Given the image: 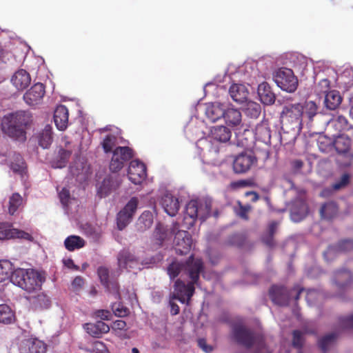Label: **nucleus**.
<instances>
[{"label": "nucleus", "mask_w": 353, "mask_h": 353, "mask_svg": "<svg viewBox=\"0 0 353 353\" xmlns=\"http://www.w3.org/2000/svg\"><path fill=\"white\" fill-rule=\"evenodd\" d=\"M341 321L343 327L347 328L353 327V314L348 316L342 317Z\"/></svg>", "instance_id": "680f3d73"}, {"label": "nucleus", "mask_w": 353, "mask_h": 353, "mask_svg": "<svg viewBox=\"0 0 353 353\" xmlns=\"http://www.w3.org/2000/svg\"><path fill=\"white\" fill-rule=\"evenodd\" d=\"M258 95L260 101L265 105H271L275 101V95L271 90L270 86L265 82L259 85Z\"/></svg>", "instance_id": "c756f323"}, {"label": "nucleus", "mask_w": 353, "mask_h": 353, "mask_svg": "<svg viewBox=\"0 0 353 353\" xmlns=\"http://www.w3.org/2000/svg\"><path fill=\"white\" fill-rule=\"evenodd\" d=\"M23 202L22 197L18 193L13 194L9 199L8 212L13 215L17 210L21 206Z\"/></svg>", "instance_id": "37998d69"}, {"label": "nucleus", "mask_w": 353, "mask_h": 353, "mask_svg": "<svg viewBox=\"0 0 353 353\" xmlns=\"http://www.w3.org/2000/svg\"><path fill=\"white\" fill-rule=\"evenodd\" d=\"M45 94V87L41 83L34 84L23 95L25 103L30 106L41 103Z\"/></svg>", "instance_id": "dca6fc26"}, {"label": "nucleus", "mask_w": 353, "mask_h": 353, "mask_svg": "<svg viewBox=\"0 0 353 353\" xmlns=\"http://www.w3.org/2000/svg\"><path fill=\"white\" fill-rule=\"evenodd\" d=\"M37 302L38 305L43 308H48L50 305V299L43 294H41L37 296Z\"/></svg>", "instance_id": "13d9d810"}, {"label": "nucleus", "mask_w": 353, "mask_h": 353, "mask_svg": "<svg viewBox=\"0 0 353 353\" xmlns=\"http://www.w3.org/2000/svg\"><path fill=\"white\" fill-rule=\"evenodd\" d=\"M330 89V81L327 79H323L321 80L318 85L316 86L315 92L318 95L326 94L329 92Z\"/></svg>", "instance_id": "09e8293b"}, {"label": "nucleus", "mask_w": 353, "mask_h": 353, "mask_svg": "<svg viewBox=\"0 0 353 353\" xmlns=\"http://www.w3.org/2000/svg\"><path fill=\"white\" fill-rule=\"evenodd\" d=\"M254 134L256 139L264 143L270 141V130L266 122H262L256 125Z\"/></svg>", "instance_id": "2f4dec72"}, {"label": "nucleus", "mask_w": 353, "mask_h": 353, "mask_svg": "<svg viewBox=\"0 0 353 353\" xmlns=\"http://www.w3.org/2000/svg\"><path fill=\"white\" fill-rule=\"evenodd\" d=\"M161 203L165 212L171 216H175L179 210L178 199L168 192L164 193Z\"/></svg>", "instance_id": "393cba45"}, {"label": "nucleus", "mask_w": 353, "mask_h": 353, "mask_svg": "<svg viewBox=\"0 0 353 353\" xmlns=\"http://www.w3.org/2000/svg\"><path fill=\"white\" fill-rule=\"evenodd\" d=\"M10 81L17 90H23L30 85L31 77L26 70L19 69L12 74Z\"/></svg>", "instance_id": "5701e85b"}, {"label": "nucleus", "mask_w": 353, "mask_h": 353, "mask_svg": "<svg viewBox=\"0 0 353 353\" xmlns=\"http://www.w3.org/2000/svg\"><path fill=\"white\" fill-rule=\"evenodd\" d=\"M232 99L239 103L247 102L249 92L243 84H233L229 90Z\"/></svg>", "instance_id": "c85d7f7f"}, {"label": "nucleus", "mask_w": 353, "mask_h": 353, "mask_svg": "<svg viewBox=\"0 0 353 353\" xmlns=\"http://www.w3.org/2000/svg\"><path fill=\"white\" fill-rule=\"evenodd\" d=\"M348 181H349V176H348V174H345L341 176L340 181L335 183L333 185L332 188L335 190H339L340 188L346 185L348 183Z\"/></svg>", "instance_id": "052dcab7"}, {"label": "nucleus", "mask_w": 353, "mask_h": 353, "mask_svg": "<svg viewBox=\"0 0 353 353\" xmlns=\"http://www.w3.org/2000/svg\"><path fill=\"white\" fill-rule=\"evenodd\" d=\"M178 229V225L174 224L172 228L168 229L161 224H158L154 232V238L159 245L170 244L173 235Z\"/></svg>", "instance_id": "aec40b11"}, {"label": "nucleus", "mask_w": 353, "mask_h": 353, "mask_svg": "<svg viewBox=\"0 0 353 353\" xmlns=\"http://www.w3.org/2000/svg\"><path fill=\"white\" fill-rule=\"evenodd\" d=\"M10 239H20L29 241H33V237L29 233L13 228L8 223H0V241Z\"/></svg>", "instance_id": "4468645a"}, {"label": "nucleus", "mask_w": 353, "mask_h": 353, "mask_svg": "<svg viewBox=\"0 0 353 353\" xmlns=\"http://www.w3.org/2000/svg\"><path fill=\"white\" fill-rule=\"evenodd\" d=\"M278 224L279 223L276 221H272V223H270L268 227L269 236L267 237H263V241L269 246H272L273 244L272 236L276 230Z\"/></svg>", "instance_id": "864d4df0"}, {"label": "nucleus", "mask_w": 353, "mask_h": 353, "mask_svg": "<svg viewBox=\"0 0 353 353\" xmlns=\"http://www.w3.org/2000/svg\"><path fill=\"white\" fill-rule=\"evenodd\" d=\"M132 156V150L128 147H117L113 151V155L110 164V169L113 172L120 170L124 162L129 160Z\"/></svg>", "instance_id": "f8f14e48"}, {"label": "nucleus", "mask_w": 353, "mask_h": 353, "mask_svg": "<svg viewBox=\"0 0 353 353\" xmlns=\"http://www.w3.org/2000/svg\"><path fill=\"white\" fill-rule=\"evenodd\" d=\"M322 297L321 293L316 290H308L306 294V301L310 305L314 304L315 301Z\"/></svg>", "instance_id": "3c124183"}, {"label": "nucleus", "mask_w": 353, "mask_h": 353, "mask_svg": "<svg viewBox=\"0 0 353 353\" xmlns=\"http://www.w3.org/2000/svg\"><path fill=\"white\" fill-rule=\"evenodd\" d=\"M59 197L63 207L65 208V210L68 214L70 212V205L71 204L74 203L76 205H77V201L70 197V192L65 188H63L62 190L59 192Z\"/></svg>", "instance_id": "4c0bfd02"}, {"label": "nucleus", "mask_w": 353, "mask_h": 353, "mask_svg": "<svg viewBox=\"0 0 353 353\" xmlns=\"http://www.w3.org/2000/svg\"><path fill=\"white\" fill-rule=\"evenodd\" d=\"M232 137V132L225 125L212 126L206 137L201 138L196 142V147L203 153V157L207 154H216L219 151L221 143H228Z\"/></svg>", "instance_id": "20e7f679"}, {"label": "nucleus", "mask_w": 353, "mask_h": 353, "mask_svg": "<svg viewBox=\"0 0 353 353\" xmlns=\"http://www.w3.org/2000/svg\"><path fill=\"white\" fill-rule=\"evenodd\" d=\"M232 334L235 340L240 344L250 347L259 340L255 338L252 332L248 330L243 325H235L232 330Z\"/></svg>", "instance_id": "2eb2a0df"}, {"label": "nucleus", "mask_w": 353, "mask_h": 353, "mask_svg": "<svg viewBox=\"0 0 353 353\" xmlns=\"http://www.w3.org/2000/svg\"><path fill=\"white\" fill-rule=\"evenodd\" d=\"M12 264L8 260L0 261V282L8 279L11 281V275L14 272Z\"/></svg>", "instance_id": "58836bf2"}, {"label": "nucleus", "mask_w": 353, "mask_h": 353, "mask_svg": "<svg viewBox=\"0 0 353 353\" xmlns=\"http://www.w3.org/2000/svg\"><path fill=\"white\" fill-rule=\"evenodd\" d=\"M92 353H108L105 345L101 341H95L89 350Z\"/></svg>", "instance_id": "6e6d98bb"}, {"label": "nucleus", "mask_w": 353, "mask_h": 353, "mask_svg": "<svg viewBox=\"0 0 353 353\" xmlns=\"http://www.w3.org/2000/svg\"><path fill=\"white\" fill-rule=\"evenodd\" d=\"M250 209L249 206L240 205L239 210L236 211V214L243 219H247V213Z\"/></svg>", "instance_id": "338daca9"}, {"label": "nucleus", "mask_w": 353, "mask_h": 353, "mask_svg": "<svg viewBox=\"0 0 353 353\" xmlns=\"http://www.w3.org/2000/svg\"><path fill=\"white\" fill-rule=\"evenodd\" d=\"M85 243L84 239L81 237L76 235H71L65 239L64 245L68 251H74L84 247Z\"/></svg>", "instance_id": "c9c22d12"}, {"label": "nucleus", "mask_w": 353, "mask_h": 353, "mask_svg": "<svg viewBox=\"0 0 353 353\" xmlns=\"http://www.w3.org/2000/svg\"><path fill=\"white\" fill-rule=\"evenodd\" d=\"M338 212V208L335 203L329 202L323 205L321 209V215L323 219H330L334 217Z\"/></svg>", "instance_id": "79ce46f5"}, {"label": "nucleus", "mask_w": 353, "mask_h": 353, "mask_svg": "<svg viewBox=\"0 0 353 353\" xmlns=\"http://www.w3.org/2000/svg\"><path fill=\"white\" fill-rule=\"evenodd\" d=\"M198 345L206 353H209L213 350L212 346L208 345L203 339H200L198 341Z\"/></svg>", "instance_id": "e2e57ef3"}, {"label": "nucleus", "mask_w": 353, "mask_h": 353, "mask_svg": "<svg viewBox=\"0 0 353 353\" xmlns=\"http://www.w3.org/2000/svg\"><path fill=\"white\" fill-rule=\"evenodd\" d=\"M173 244L176 252L179 254H186L192 248V240L190 234L183 230H179L174 233Z\"/></svg>", "instance_id": "9b49d317"}, {"label": "nucleus", "mask_w": 353, "mask_h": 353, "mask_svg": "<svg viewBox=\"0 0 353 353\" xmlns=\"http://www.w3.org/2000/svg\"><path fill=\"white\" fill-rule=\"evenodd\" d=\"M335 339L336 334L334 333L329 334L323 336L319 342V347L322 351L326 352L333 344Z\"/></svg>", "instance_id": "de8ad7c7"}, {"label": "nucleus", "mask_w": 353, "mask_h": 353, "mask_svg": "<svg viewBox=\"0 0 353 353\" xmlns=\"http://www.w3.org/2000/svg\"><path fill=\"white\" fill-rule=\"evenodd\" d=\"M139 204L137 197H132L124 208L117 214V227L120 230L124 229L132 221Z\"/></svg>", "instance_id": "9d476101"}, {"label": "nucleus", "mask_w": 353, "mask_h": 353, "mask_svg": "<svg viewBox=\"0 0 353 353\" xmlns=\"http://www.w3.org/2000/svg\"><path fill=\"white\" fill-rule=\"evenodd\" d=\"M97 273L102 284L105 287L108 288V270L105 267H99L97 270Z\"/></svg>", "instance_id": "5fc2aeb1"}, {"label": "nucleus", "mask_w": 353, "mask_h": 353, "mask_svg": "<svg viewBox=\"0 0 353 353\" xmlns=\"http://www.w3.org/2000/svg\"><path fill=\"white\" fill-rule=\"evenodd\" d=\"M202 268V261L192 256L190 257L185 265L174 261L168 266L167 271L171 279H174L182 271H184L191 279L188 284L180 280L175 282L174 292L170 301V312L172 315L179 312V306L172 300L177 299L182 303L188 304L194 292V284L196 283Z\"/></svg>", "instance_id": "f257e3e1"}, {"label": "nucleus", "mask_w": 353, "mask_h": 353, "mask_svg": "<svg viewBox=\"0 0 353 353\" xmlns=\"http://www.w3.org/2000/svg\"><path fill=\"white\" fill-rule=\"evenodd\" d=\"M128 175L129 180L134 184H141L146 177L145 165L139 160H133L130 162Z\"/></svg>", "instance_id": "a211bd4d"}, {"label": "nucleus", "mask_w": 353, "mask_h": 353, "mask_svg": "<svg viewBox=\"0 0 353 353\" xmlns=\"http://www.w3.org/2000/svg\"><path fill=\"white\" fill-rule=\"evenodd\" d=\"M303 289L294 288L290 292L285 288L279 285H273L270 290V296L272 301L277 305H285L290 302V296H293L295 300H298Z\"/></svg>", "instance_id": "6e6552de"}, {"label": "nucleus", "mask_w": 353, "mask_h": 353, "mask_svg": "<svg viewBox=\"0 0 353 353\" xmlns=\"http://www.w3.org/2000/svg\"><path fill=\"white\" fill-rule=\"evenodd\" d=\"M32 121V115L28 111L18 110L6 114L1 121L3 132L10 138L23 141L26 139V130Z\"/></svg>", "instance_id": "7ed1b4c3"}, {"label": "nucleus", "mask_w": 353, "mask_h": 353, "mask_svg": "<svg viewBox=\"0 0 353 353\" xmlns=\"http://www.w3.org/2000/svg\"><path fill=\"white\" fill-rule=\"evenodd\" d=\"M102 147L105 153L110 152L117 145V137L114 135L108 134L102 142Z\"/></svg>", "instance_id": "49530a36"}, {"label": "nucleus", "mask_w": 353, "mask_h": 353, "mask_svg": "<svg viewBox=\"0 0 353 353\" xmlns=\"http://www.w3.org/2000/svg\"><path fill=\"white\" fill-rule=\"evenodd\" d=\"M63 263H64L65 265L69 268H75L76 269H77V268L74 265L73 261L70 259L64 260Z\"/></svg>", "instance_id": "774afa93"}, {"label": "nucleus", "mask_w": 353, "mask_h": 353, "mask_svg": "<svg viewBox=\"0 0 353 353\" xmlns=\"http://www.w3.org/2000/svg\"><path fill=\"white\" fill-rule=\"evenodd\" d=\"M118 265L121 269L141 270L143 264L128 250L121 251L118 255Z\"/></svg>", "instance_id": "412c9836"}, {"label": "nucleus", "mask_w": 353, "mask_h": 353, "mask_svg": "<svg viewBox=\"0 0 353 353\" xmlns=\"http://www.w3.org/2000/svg\"><path fill=\"white\" fill-rule=\"evenodd\" d=\"M332 123L339 131L343 130L347 127V121L343 116H339Z\"/></svg>", "instance_id": "4d7b16f0"}, {"label": "nucleus", "mask_w": 353, "mask_h": 353, "mask_svg": "<svg viewBox=\"0 0 353 353\" xmlns=\"http://www.w3.org/2000/svg\"><path fill=\"white\" fill-rule=\"evenodd\" d=\"M226 103L220 101L209 102L199 105V108L204 113L207 121L215 123L224 116Z\"/></svg>", "instance_id": "1a4fd4ad"}, {"label": "nucleus", "mask_w": 353, "mask_h": 353, "mask_svg": "<svg viewBox=\"0 0 353 353\" xmlns=\"http://www.w3.org/2000/svg\"><path fill=\"white\" fill-rule=\"evenodd\" d=\"M112 310L117 316H125L128 314V310L121 303H114L112 305Z\"/></svg>", "instance_id": "603ef678"}, {"label": "nucleus", "mask_w": 353, "mask_h": 353, "mask_svg": "<svg viewBox=\"0 0 353 353\" xmlns=\"http://www.w3.org/2000/svg\"><path fill=\"white\" fill-rule=\"evenodd\" d=\"M55 125L59 130H65L68 124V110L63 105L57 107L54 113Z\"/></svg>", "instance_id": "cd10ccee"}, {"label": "nucleus", "mask_w": 353, "mask_h": 353, "mask_svg": "<svg viewBox=\"0 0 353 353\" xmlns=\"http://www.w3.org/2000/svg\"><path fill=\"white\" fill-rule=\"evenodd\" d=\"M96 316L101 319L108 320L111 316V313L108 310H101L96 312Z\"/></svg>", "instance_id": "69168bd1"}, {"label": "nucleus", "mask_w": 353, "mask_h": 353, "mask_svg": "<svg viewBox=\"0 0 353 353\" xmlns=\"http://www.w3.org/2000/svg\"><path fill=\"white\" fill-rule=\"evenodd\" d=\"M256 163V158L250 152H243L234 160L233 169L236 173L241 174L248 172Z\"/></svg>", "instance_id": "f3484780"}, {"label": "nucleus", "mask_w": 353, "mask_h": 353, "mask_svg": "<svg viewBox=\"0 0 353 353\" xmlns=\"http://www.w3.org/2000/svg\"><path fill=\"white\" fill-rule=\"evenodd\" d=\"M224 112V116L222 119H224L228 126L235 128L241 125L242 114L239 109L227 103Z\"/></svg>", "instance_id": "4be33fe9"}, {"label": "nucleus", "mask_w": 353, "mask_h": 353, "mask_svg": "<svg viewBox=\"0 0 353 353\" xmlns=\"http://www.w3.org/2000/svg\"><path fill=\"white\" fill-rule=\"evenodd\" d=\"M72 153V149L70 145V143L68 141H65V148H61L59 151V159L57 161L52 163V167L55 168H61L65 167Z\"/></svg>", "instance_id": "7c9ffc66"}, {"label": "nucleus", "mask_w": 353, "mask_h": 353, "mask_svg": "<svg viewBox=\"0 0 353 353\" xmlns=\"http://www.w3.org/2000/svg\"><path fill=\"white\" fill-rule=\"evenodd\" d=\"M19 353H45L46 345L37 339H28L19 343Z\"/></svg>", "instance_id": "6ab92c4d"}, {"label": "nucleus", "mask_w": 353, "mask_h": 353, "mask_svg": "<svg viewBox=\"0 0 353 353\" xmlns=\"http://www.w3.org/2000/svg\"><path fill=\"white\" fill-rule=\"evenodd\" d=\"M52 127L46 125L38 134L39 144L43 148H48L52 142Z\"/></svg>", "instance_id": "e433bc0d"}, {"label": "nucleus", "mask_w": 353, "mask_h": 353, "mask_svg": "<svg viewBox=\"0 0 353 353\" xmlns=\"http://www.w3.org/2000/svg\"><path fill=\"white\" fill-rule=\"evenodd\" d=\"M291 219L294 222H299L305 217L308 208L302 199L296 200L291 207Z\"/></svg>", "instance_id": "bb28decb"}, {"label": "nucleus", "mask_w": 353, "mask_h": 353, "mask_svg": "<svg viewBox=\"0 0 353 353\" xmlns=\"http://www.w3.org/2000/svg\"><path fill=\"white\" fill-rule=\"evenodd\" d=\"M245 112L248 116L257 118L261 112V105L254 101H248L245 108Z\"/></svg>", "instance_id": "c03bdc74"}, {"label": "nucleus", "mask_w": 353, "mask_h": 353, "mask_svg": "<svg viewBox=\"0 0 353 353\" xmlns=\"http://www.w3.org/2000/svg\"><path fill=\"white\" fill-rule=\"evenodd\" d=\"M153 223V215L150 211H145L139 216L137 222L139 230H145L150 228Z\"/></svg>", "instance_id": "ea45409f"}, {"label": "nucleus", "mask_w": 353, "mask_h": 353, "mask_svg": "<svg viewBox=\"0 0 353 353\" xmlns=\"http://www.w3.org/2000/svg\"><path fill=\"white\" fill-rule=\"evenodd\" d=\"M44 280L41 272L31 268L15 269L11 275V282L29 293L39 290Z\"/></svg>", "instance_id": "39448f33"}, {"label": "nucleus", "mask_w": 353, "mask_h": 353, "mask_svg": "<svg viewBox=\"0 0 353 353\" xmlns=\"http://www.w3.org/2000/svg\"><path fill=\"white\" fill-rule=\"evenodd\" d=\"M318 107L312 101L304 103H290L283 106L281 113L286 125L297 135L301 132L305 123L311 122L317 114Z\"/></svg>", "instance_id": "f03ea898"}, {"label": "nucleus", "mask_w": 353, "mask_h": 353, "mask_svg": "<svg viewBox=\"0 0 353 353\" xmlns=\"http://www.w3.org/2000/svg\"><path fill=\"white\" fill-rule=\"evenodd\" d=\"M334 145L338 152H346L350 146V139L345 135L338 136L334 141Z\"/></svg>", "instance_id": "a19ab883"}, {"label": "nucleus", "mask_w": 353, "mask_h": 353, "mask_svg": "<svg viewBox=\"0 0 353 353\" xmlns=\"http://www.w3.org/2000/svg\"><path fill=\"white\" fill-rule=\"evenodd\" d=\"M112 329L114 332L123 331L126 330V323L123 320H117L113 322Z\"/></svg>", "instance_id": "bf43d9fd"}, {"label": "nucleus", "mask_w": 353, "mask_h": 353, "mask_svg": "<svg viewBox=\"0 0 353 353\" xmlns=\"http://www.w3.org/2000/svg\"><path fill=\"white\" fill-rule=\"evenodd\" d=\"M11 169L14 172L22 174L25 170V163L22 157L19 154H14V161L11 162Z\"/></svg>", "instance_id": "a18cd8bd"}, {"label": "nucleus", "mask_w": 353, "mask_h": 353, "mask_svg": "<svg viewBox=\"0 0 353 353\" xmlns=\"http://www.w3.org/2000/svg\"><path fill=\"white\" fill-rule=\"evenodd\" d=\"M84 284L83 279L81 276H77L72 281V285L74 289L78 290L81 288Z\"/></svg>", "instance_id": "0e129e2a"}, {"label": "nucleus", "mask_w": 353, "mask_h": 353, "mask_svg": "<svg viewBox=\"0 0 353 353\" xmlns=\"http://www.w3.org/2000/svg\"><path fill=\"white\" fill-rule=\"evenodd\" d=\"M341 97L339 92L330 91L325 95V105L330 110H335L341 103Z\"/></svg>", "instance_id": "f704fd0d"}, {"label": "nucleus", "mask_w": 353, "mask_h": 353, "mask_svg": "<svg viewBox=\"0 0 353 353\" xmlns=\"http://www.w3.org/2000/svg\"><path fill=\"white\" fill-rule=\"evenodd\" d=\"M273 79L278 87L284 91L293 92L297 88L298 79L291 69L286 68L278 69L274 72Z\"/></svg>", "instance_id": "0eeeda50"}, {"label": "nucleus", "mask_w": 353, "mask_h": 353, "mask_svg": "<svg viewBox=\"0 0 353 353\" xmlns=\"http://www.w3.org/2000/svg\"><path fill=\"white\" fill-rule=\"evenodd\" d=\"M15 320V314L13 310L6 304L0 305V323L10 324Z\"/></svg>", "instance_id": "72a5a7b5"}, {"label": "nucleus", "mask_w": 353, "mask_h": 353, "mask_svg": "<svg viewBox=\"0 0 353 353\" xmlns=\"http://www.w3.org/2000/svg\"><path fill=\"white\" fill-rule=\"evenodd\" d=\"M352 281L351 272L345 269H341L334 272L332 282L339 291L346 290Z\"/></svg>", "instance_id": "b1692460"}, {"label": "nucleus", "mask_w": 353, "mask_h": 353, "mask_svg": "<svg viewBox=\"0 0 353 353\" xmlns=\"http://www.w3.org/2000/svg\"><path fill=\"white\" fill-rule=\"evenodd\" d=\"M352 249H353V241L345 240L341 242L337 248L330 247L327 250L324 252V258L328 261L331 259V257L335 254L336 250L339 251H348Z\"/></svg>", "instance_id": "473e14b6"}, {"label": "nucleus", "mask_w": 353, "mask_h": 353, "mask_svg": "<svg viewBox=\"0 0 353 353\" xmlns=\"http://www.w3.org/2000/svg\"><path fill=\"white\" fill-rule=\"evenodd\" d=\"M120 185L121 179L118 174L109 175L97 185V194L101 198L106 197L115 191Z\"/></svg>", "instance_id": "ddd939ff"}, {"label": "nucleus", "mask_w": 353, "mask_h": 353, "mask_svg": "<svg viewBox=\"0 0 353 353\" xmlns=\"http://www.w3.org/2000/svg\"><path fill=\"white\" fill-rule=\"evenodd\" d=\"M83 328L88 334L95 338H100L103 334L110 331L109 325L101 321L93 323H85Z\"/></svg>", "instance_id": "a878e982"}, {"label": "nucleus", "mask_w": 353, "mask_h": 353, "mask_svg": "<svg viewBox=\"0 0 353 353\" xmlns=\"http://www.w3.org/2000/svg\"><path fill=\"white\" fill-rule=\"evenodd\" d=\"M211 203L208 200H191L185 207L183 216V227L190 228L194 224L196 219L205 221L210 214Z\"/></svg>", "instance_id": "423d86ee"}, {"label": "nucleus", "mask_w": 353, "mask_h": 353, "mask_svg": "<svg viewBox=\"0 0 353 353\" xmlns=\"http://www.w3.org/2000/svg\"><path fill=\"white\" fill-rule=\"evenodd\" d=\"M303 342V333L300 331L295 330L293 332V346L297 348V353H301L300 349Z\"/></svg>", "instance_id": "8fccbe9b"}]
</instances>
